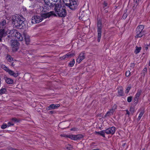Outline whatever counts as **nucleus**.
Returning a JSON list of instances; mask_svg holds the SVG:
<instances>
[{
	"label": "nucleus",
	"instance_id": "f257e3e1",
	"mask_svg": "<svg viewBox=\"0 0 150 150\" xmlns=\"http://www.w3.org/2000/svg\"><path fill=\"white\" fill-rule=\"evenodd\" d=\"M25 19L21 16H14L12 18V23L18 29H23L26 27Z\"/></svg>",
	"mask_w": 150,
	"mask_h": 150
},
{
	"label": "nucleus",
	"instance_id": "f03ea898",
	"mask_svg": "<svg viewBox=\"0 0 150 150\" xmlns=\"http://www.w3.org/2000/svg\"><path fill=\"white\" fill-rule=\"evenodd\" d=\"M54 10L55 13L59 17H64L67 15V11L65 6H62L61 4H55Z\"/></svg>",
	"mask_w": 150,
	"mask_h": 150
},
{
	"label": "nucleus",
	"instance_id": "7ed1b4c3",
	"mask_svg": "<svg viewBox=\"0 0 150 150\" xmlns=\"http://www.w3.org/2000/svg\"><path fill=\"white\" fill-rule=\"evenodd\" d=\"M144 28V26L142 25H140L138 26L136 29L137 35L135 37L141 38L145 35V30H143Z\"/></svg>",
	"mask_w": 150,
	"mask_h": 150
},
{
	"label": "nucleus",
	"instance_id": "20e7f679",
	"mask_svg": "<svg viewBox=\"0 0 150 150\" xmlns=\"http://www.w3.org/2000/svg\"><path fill=\"white\" fill-rule=\"evenodd\" d=\"M97 28H98V41L100 42V40L101 37V35L102 28V21L100 19H98L97 22Z\"/></svg>",
	"mask_w": 150,
	"mask_h": 150
},
{
	"label": "nucleus",
	"instance_id": "39448f33",
	"mask_svg": "<svg viewBox=\"0 0 150 150\" xmlns=\"http://www.w3.org/2000/svg\"><path fill=\"white\" fill-rule=\"evenodd\" d=\"M66 5L69 6L70 8L73 10H75L77 8L78 5V3L76 0H71L69 3H66Z\"/></svg>",
	"mask_w": 150,
	"mask_h": 150
},
{
	"label": "nucleus",
	"instance_id": "423d86ee",
	"mask_svg": "<svg viewBox=\"0 0 150 150\" xmlns=\"http://www.w3.org/2000/svg\"><path fill=\"white\" fill-rule=\"evenodd\" d=\"M11 47L13 51L15 52L17 51L19 48V43L17 42V40H11Z\"/></svg>",
	"mask_w": 150,
	"mask_h": 150
},
{
	"label": "nucleus",
	"instance_id": "0eeeda50",
	"mask_svg": "<svg viewBox=\"0 0 150 150\" xmlns=\"http://www.w3.org/2000/svg\"><path fill=\"white\" fill-rule=\"evenodd\" d=\"M8 25V23L6 20H2L0 22V30L7 31L6 29H7Z\"/></svg>",
	"mask_w": 150,
	"mask_h": 150
},
{
	"label": "nucleus",
	"instance_id": "6e6552de",
	"mask_svg": "<svg viewBox=\"0 0 150 150\" xmlns=\"http://www.w3.org/2000/svg\"><path fill=\"white\" fill-rule=\"evenodd\" d=\"M43 18L41 16H35L32 17L31 22L33 23H38L41 22Z\"/></svg>",
	"mask_w": 150,
	"mask_h": 150
},
{
	"label": "nucleus",
	"instance_id": "1a4fd4ad",
	"mask_svg": "<svg viewBox=\"0 0 150 150\" xmlns=\"http://www.w3.org/2000/svg\"><path fill=\"white\" fill-rule=\"evenodd\" d=\"M86 54L84 52H81L79 54L78 58L76 59V62L79 63L81 62L86 57Z\"/></svg>",
	"mask_w": 150,
	"mask_h": 150
},
{
	"label": "nucleus",
	"instance_id": "9d476101",
	"mask_svg": "<svg viewBox=\"0 0 150 150\" xmlns=\"http://www.w3.org/2000/svg\"><path fill=\"white\" fill-rule=\"evenodd\" d=\"M4 70L6 72H8L11 76H13L16 77L18 75V73H14L13 71L9 69L5 66L4 67Z\"/></svg>",
	"mask_w": 150,
	"mask_h": 150
},
{
	"label": "nucleus",
	"instance_id": "9b49d317",
	"mask_svg": "<svg viewBox=\"0 0 150 150\" xmlns=\"http://www.w3.org/2000/svg\"><path fill=\"white\" fill-rule=\"evenodd\" d=\"M115 131V128L114 127H109L106 129L105 131V133L107 134H113Z\"/></svg>",
	"mask_w": 150,
	"mask_h": 150
},
{
	"label": "nucleus",
	"instance_id": "f8f14e48",
	"mask_svg": "<svg viewBox=\"0 0 150 150\" xmlns=\"http://www.w3.org/2000/svg\"><path fill=\"white\" fill-rule=\"evenodd\" d=\"M52 15H56L54 14V12L51 11L50 13H44L41 15V17L43 19H45L47 18L50 17Z\"/></svg>",
	"mask_w": 150,
	"mask_h": 150
},
{
	"label": "nucleus",
	"instance_id": "ddd939ff",
	"mask_svg": "<svg viewBox=\"0 0 150 150\" xmlns=\"http://www.w3.org/2000/svg\"><path fill=\"white\" fill-rule=\"evenodd\" d=\"M8 31L0 30V42L2 41V39L7 34Z\"/></svg>",
	"mask_w": 150,
	"mask_h": 150
},
{
	"label": "nucleus",
	"instance_id": "4468645a",
	"mask_svg": "<svg viewBox=\"0 0 150 150\" xmlns=\"http://www.w3.org/2000/svg\"><path fill=\"white\" fill-rule=\"evenodd\" d=\"M60 106V105L59 104H52L50 105L48 107L46 108V109L47 110H49L52 109H54L57 108Z\"/></svg>",
	"mask_w": 150,
	"mask_h": 150
},
{
	"label": "nucleus",
	"instance_id": "2eb2a0df",
	"mask_svg": "<svg viewBox=\"0 0 150 150\" xmlns=\"http://www.w3.org/2000/svg\"><path fill=\"white\" fill-rule=\"evenodd\" d=\"M15 37H16L17 40H18V41H21L23 40V38L22 35L17 31Z\"/></svg>",
	"mask_w": 150,
	"mask_h": 150
},
{
	"label": "nucleus",
	"instance_id": "dca6fc26",
	"mask_svg": "<svg viewBox=\"0 0 150 150\" xmlns=\"http://www.w3.org/2000/svg\"><path fill=\"white\" fill-rule=\"evenodd\" d=\"M9 32L8 33V32L7 33H8V34L11 35V36H12L14 38L15 37L16 34V33H17V30L15 29H13L10 30H9Z\"/></svg>",
	"mask_w": 150,
	"mask_h": 150
},
{
	"label": "nucleus",
	"instance_id": "f3484780",
	"mask_svg": "<svg viewBox=\"0 0 150 150\" xmlns=\"http://www.w3.org/2000/svg\"><path fill=\"white\" fill-rule=\"evenodd\" d=\"M116 106H115V108L114 109H112L110 110L109 111H108L105 115V117H107L108 116H109L111 115H112L113 114V112L115 110L116 108Z\"/></svg>",
	"mask_w": 150,
	"mask_h": 150
},
{
	"label": "nucleus",
	"instance_id": "a211bd4d",
	"mask_svg": "<svg viewBox=\"0 0 150 150\" xmlns=\"http://www.w3.org/2000/svg\"><path fill=\"white\" fill-rule=\"evenodd\" d=\"M4 79L6 82V83L8 84H12L13 82V79L8 78L7 77H4Z\"/></svg>",
	"mask_w": 150,
	"mask_h": 150
},
{
	"label": "nucleus",
	"instance_id": "6ab92c4d",
	"mask_svg": "<svg viewBox=\"0 0 150 150\" xmlns=\"http://www.w3.org/2000/svg\"><path fill=\"white\" fill-rule=\"evenodd\" d=\"M74 54L73 53L69 52L68 53H67L66 55H64V58L65 59H67V58H70L72 57V56H74Z\"/></svg>",
	"mask_w": 150,
	"mask_h": 150
},
{
	"label": "nucleus",
	"instance_id": "aec40b11",
	"mask_svg": "<svg viewBox=\"0 0 150 150\" xmlns=\"http://www.w3.org/2000/svg\"><path fill=\"white\" fill-rule=\"evenodd\" d=\"M118 93L119 96H122L124 95L123 88H121L118 89Z\"/></svg>",
	"mask_w": 150,
	"mask_h": 150
},
{
	"label": "nucleus",
	"instance_id": "412c9836",
	"mask_svg": "<svg viewBox=\"0 0 150 150\" xmlns=\"http://www.w3.org/2000/svg\"><path fill=\"white\" fill-rule=\"evenodd\" d=\"M45 5L49 6H52L51 1L50 0H44Z\"/></svg>",
	"mask_w": 150,
	"mask_h": 150
},
{
	"label": "nucleus",
	"instance_id": "4be33fe9",
	"mask_svg": "<svg viewBox=\"0 0 150 150\" xmlns=\"http://www.w3.org/2000/svg\"><path fill=\"white\" fill-rule=\"evenodd\" d=\"M25 40L26 44L27 45L29 44L30 40L28 36H25Z\"/></svg>",
	"mask_w": 150,
	"mask_h": 150
},
{
	"label": "nucleus",
	"instance_id": "5701e85b",
	"mask_svg": "<svg viewBox=\"0 0 150 150\" xmlns=\"http://www.w3.org/2000/svg\"><path fill=\"white\" fill-rule=\"evenodd\" d=\"M6 59L8 61L11 62L13 61V59L11 56L9 54H7L6 56Z\"/></svg>",
	"mask_w": 150,
	"mask_h": 150
},
{
	"label": "nucleus",
	"instance_id": "b1692460",
	"mask_svg": "<svg viewBox=\"0 0 150 150\" xmlns=\"http://www.w3.org/2000/svg\"><path fill=\"white\" fill-rule=\"evenodd\" d=\"M142 92V91L141 90H138L137 92L135 95V97L139 98V97L141 94Z\"/></svg>",
	"mask_w": 150,
	"mask_h": 150
},
{
	"label": "nucleus",
	"instance_id": "393cba45",
	"mask_svg": "<svg viewBox=\"0 0 150 150\" xmlns=\"http://www.w3.org/2000/svg\"><path fill=\"white\" fill-rule=\"evenodd\" d=\"M141 48H142L141 47H138L137 46H136V49L134 51V53L135 54H137L139 52L141 49Z\"/></svg>",
	"mask_w": 150,
	"mask_h": 150
},
{
	"label": "nucleus",
	"instance_id": "a878e982",
	"mask_svg": "<svg viewBox=\"0 0 150 150\" xmlns=\"http://www.w3.org/2000/svg\"><path fill=\"white\" fill-rule=\"evenodd\" d=\"M6 89L5 88H2L0 90V95H2L6 93Z\"/></svg>",
	"mask_w": 150,
	"mask_h": 150
},
{
	"label": "nucleus",
	"instance_id": "bb28decb",
	"mask_svg": "<svg viewBox=\"0 0 150 150\" xmlns=\"http://www.w3.org/2000/svg\"><path fill=\"white\" fill-rule=\"evenodd\" d=\"M14 37H13V36H11V35L9 34L8 35H8L7 37H6V39L7 40L9 41V40H13V39H12V38H13Z\"/></svg>",
	"mask_w": 150,
	"mask_h": 150
},
{
	"label": "nucleus",
	"instance_id": "cd10ccee",
	"mask_svg": "<svg viewBox=\"0 0 150 150\" xmlns=\"http://www.w3.org/2000/svg\"><path fill=\"white\" fill-rule=\"evenodd\" d=\"M95 133L96 134H97L101 136H103V131L102 130L100 132H95Z\"/></svg>",
	"mask_w": 150,
	"mask_h": 150
},
{
	"label": "nucleus",
	"instance_id": "c85d7f7f",
	"mask_svg": "<svg viewBox=\"0 0 150 150\" xmlns=\"http://www.w3.org/2000/svg\"><path fill=\"white\" fill-rule=\"evenodd\" d=\"M144 114V112L143 111H141L139 115V116L137 118V120L138 121L140 119L141 117H142V116H143Z\"/></svg>",
	"mask_w": 150,
	"mask_h": 150
},
{
	"label": "nucleus",
	"instance_id": "c756f323",
	"mask_svg": "<svg viewBox=\"0 0 150 150\" xmlns=\"http://www.w3.org/2000/svg\"><path fill=\"white\" fill-rule=\"evenodd\" d=\"M75 63V61L74 59H73L71 61H70L69 64V65L71 67H72L74 66Z\"/></svg>",
	"mask_w": 150,
	"mask_h": 150
},
{
	"label": "nucleus",
	"instance_id": "7c9ffc66",
	"mask_svg": "<svg viewBox=\"0 0 150 150\" xmlns=\"http://www.w3.org/2000/svg\"><path fill=\"white\" fill-rule=\"evenodd\" d=\"M77 140H79L83 137V135L81 134H78L76 135Z\"/></svg>",
	"mask_w": 150,
	"mask_h": 150
},
{
	"label": "nucleus",
	"instance_id": "2f4dec72",
	"mask_svg": "<svg viewBox=\"0 0 150 150\" xmlns=\"http://www.w3.org/2000/svg\"><path fill=\"white\" fill-rule=\"evenodd\" d=\"M71 148V146L70 144H68L66 147V149L67 150H70Z\"/></svg>",
	"mask_w": 150,
	"mask_h": 150
},
{
	"label": "nucleus",
	"instance_id": "473e14b6",
	"mask_svg": "<svg viewBox=\"0 0 150 150\" xmlns=\"http://www.w3.org/2000/svg\"><path fill=\"white\" fill-rule=\"evenodd\" d=\"M11 120L15 122H18L19 121L18 119H17L15 117L12 118L11 119Z\"/></svg>",
	"mask_w": 150,
	"mask_h": 150
},
{
	"label": "nucleus",
	"instance_id": "72a5a7b5",
	"mask_svg": "<svg viewBox=\"0 0 150 150\" xmlns=\"http://www.w3.org/2000/svg\"><path fill=\"white\" fill-rule=\"evenodd\" d=\"M8 127L7 125L5 123H4L1 126V128L2 129H4Z\"/></svg>",
	"mask_w": 150,
	"mask_h": 150
},
{
	"label": "nucleus",
	"instance_id": "f704fd0d",
	"mask_svg": "<svg viewBox=\"0 0 150 150\" xmlns=\"http://www.w3.org/2000/svg\"><path fill=\"white\" fill-rule=\"evenodd\" d=\"M132 99V96L128 97L127 98V101L128 102L130 103L131 102Z\"/></svg>",
	"mask_w": 150,
	"mask_h": 150
},
{
	"label": "nucleus",
	"instance_id": "c9c22d12",
	"mask_svg": "<svg viewBox=\"0 0 150 150\" xmlns=\"http://www.w3.org/2000/svg\"><path fill=\"white\" fill-rule=\"evenodd\" d=\"M60 0H53V3H59L61 4V2L60 1Z\"/></svg>",
	"mask_w": 150,
	"mask_h": 150
},
{
	"label": "nucleus",
	"instance_id": "e433bc0d",
	"mask_svg": "<svg viewBox=\"0 0 150 150\" xmlns=\"http://www.w3.org/2000/svg\"><path fill=\"white\" fill-rule=\"evenodd\" d=\"M131 88V87L130 86L128 87L125 90L126 93H128L130 90V89Z\"/></svg>",
	"mask_w": 150,
	"mask_h": 150
},
{
	"label": "nucleus",
	"instance_id": "4c0bfd02",
	"mask_svg": "<svg viewBox=\"0 0 150 150\" xmlns=\"http://www.w3.org/2000/svg\"><path fill=\"white\" fill-rule=\"evenodd\" d=\"M131 73L129 71H127L125 73V75L126 76H129Z\"/></svg>",
	"mask_w": 150,
	"mask_h": 150
},
{
	"label": "nucleus",
	"instance_id": "58836bf2",
	"mask_svg": "<svg viewBox=\"0 0 150 150\" xmlns=\"http://www.w3.org/2000/svg\"><path fill=\"white\" fill-rule=\"evenodd\" d=\"M7 125L8 127H9L11 126H13L14 125V124L11 122H8Z\"/></svg>",
	"mask_w": 150,
	"mask_h": 150
},
{
	"label": "nucleus",
	"instance_id": "ea45409f",
	"mask_svg": "<svg viewBox=\"0 0 150 150\" xmlns=\"http://www.w3.org/2000/svg\"><path fill=\"white\" fill-rule=\"evenodd\" d=\"M127 14L126 13H124L122 16V18H123V19H125L127 16Z\"/></svg>",
	"mask_w": 150,
	"mask_h": 150
},
{
	"label": "nucleus",
	"instance_id": "a19ab883",
	"mask_svg": "<svg viewBox=\"0 0 150 150\" xmlns=\"http://www.w3.org/2000/svg\"><path fill=\"white\" fill-rule=\"evenodd\" d=\"M130 111L133 114L134 112V109L133 107H131L130 108Z\"/></svg>",
	"mask_w": 150,
	"mask_h": 150
},
{
	"label": "nucleus",
	"instance_id": "79ce46f5",
	"mask_svg": "<svg viewBox=\"0 0 150 150\" xmlns=\"http://www.w3.org/2000/svg\"><path fill=\"white\" fill-rule=\"evenodd\" d=\"M138 98L135 97L134 98V102L136 103H137L138 102Z\"/></svg>",
	"mask_w": 150,
	"mask_h": 150
},
{
	"label": "nucleus",
	"instance_id": "37998d69",
	"mask_svg": "<svg viewBox=\"0 0 150 150\" xmlns=\"http://www.w3.org/2000/svg\"><path fill=\"white\" fill-rule=\"evenodd\" d=\"M79 14L80 15H81V16H80L79 17V19H82V18H83V15H82V12H81L80 13H79Z\"/></svg>",
	"mask_w": 150,
	"mask_h": 150
},
{
	"label": "nucleus",
	"instance_id": "c03bdc74",
	"mask_svg": "<svg viewBox=\"0 0 150 150\" xmlns=\"http://www.w3.org/2000/svg\"><path fill=\"white\" fill-rule=\"evenodd\" d=\"M51 0V2H52V6H53L54 5L55 6V4H59V3H53V1H52L53 0Z\"/></svg>",
	"mask_w": 150,
	"mask_h": 150
},
{
	"label": "nucleus",
	"instance_id": "a18cd8bd",
	"mask_svg": "<svg viewBox=\"0 0 150 150\" xmlns=\"http://www.w3.org/2000/svg\"><path fill=\"white\" fill-rule=\"evenodd\" d=\"M149 46L148 45H145L144 46L145 50H147L148 49V46Z\"/></svg>",
	"mask_w": 150,
	"mask_h": 150
},
{
	"label": "nucleus",
	"instance_id": "49530a36",
	"mask_svg": "<svg viewBox=\"0 0 150 150\" xmlns=\"http://www.w3.org/2000/svg\"><path fill=\"white\" fill-rule=\"evenodd\" d=\"M108 6V4L107 3L104 2V8Z\"/></svg>",
	"mask_w": 150,
	"mask_h": 150
},
{
	"label": "nucleus",
	"instance_id": "de8ad7c7",
	"mask_svg": "<svg viewBox=\"0 0 150 150\" xmlns=\"http://www.w3.org/2000/svg\"><path fill=\"white\" fill-rule=\"evenodd\" d=\"M9 150H19V149H16L12 147H10L9 149Z\"/></svg>",
	"mask_w": 150,
	"mask_h": 150
},
{
	"label": "nucleus",
	"instance_id": "09e8293b",
	"mask_svg": "<svg viewBox=\"0 0 150 150\" xmlns=\"http://www.w3.org/2000/svg\"><path fill=\"white\" fill-rule=\"evenodd\" d=\"M76 135H74V137H73V140H77V138H76Z\"/></svg>",
	"mask_w": 150,
	"mask_h": 150
},
{
	"label": "nucleus",
	"instance_id": "8fccbe9b",
	"mask_svg": "<svg viewBox=\"0 0 150 150\" xmlns=\"http://www.w3.org/2000/svg\"><path fill=\"white\" fill-rule=\"evenodd\" d=\"M55 113V112L54 111L51 110L50 111V113L51 114H53Z\"/></svg>",
	"mask_w": 150,
	"mask_h": 150
},
{
	"label": "nucleus",
	"instance_id": "3c124183",
	"mask_svg": "<svg viewBox=\"0 0 150 150\" xmlns=\"http://www.w3.org/2000/svg\"><path fill=\"white\" fill-rule=\"evenodd\" d=\"M73 137H74L73 135H70V136H69V138L70 139H71L72 140L73 139Z\"/></svg>",
	"mask_w": 150,
	"mask_h": 150
},
{
	"label": "nucleus",
	"instance_id": "603ef678",
	"mask_svg": "<svg viewBox=\"0 0 150 150\" xmlns=\"http://www.w3.org/2000/svg\"><path fill=\"white\" fill-rule=\"evenodd\" d=\"M126 114L129 115V112L128 110H126Z\"/></svg>",
	"mask_w": 150,
	"mask_h": 150
},
{
	"label": "nucleus",
	"instance_id": "864d4df0",
	"mask_svg": "<svg viewBox=\"0 0 150 150\" xmlns=\"http://www.w3.org/2000/svg\"><path fill=\"white\" fill-rule=\"evenodd\" d=\"M146 70H147L146 68H145L143 70V71L144 72H146Z\"/></svg>",
	"mask_w": 150,
	"mask_h": 150
},
{
	"label": "nucleus",
	"instance_id": "5fc2aeb1",
	"mask_svg": "<svg viewBox=\"0 0 150 150\" xmlns=\"http://www.w3.org/2000/svg\"><path fill=\"white\" fill-rule=\"evenodd\" d=\"M64 58V56H63L62 57L60 58V59L61 60H63V59H65V58Z\"/></svg>",
	"mask_w": 150,
	"mask_h": 150
},
{
	"label": "nucleus",
	"instance_id": "6e6d98bb",
	"mask_svg": "<svg viewBox=\"0 0 150 150\" xmlns=\"http://www.w3.org/2000/svg\"><path fill=\"white\" fill-rule=\"evenodd\" d=\"M139 1V0H134V1L135 3L137 4L138 2Z\"/></svg>",
	"mask_w": 150,
	"mask_h": 150
},
{
	"label": "nucleus",
	"instance_id": "4d7b16f0",
	"mask_svg": "<svg viewBox=\"0 0 150 150\" xmlns=\"http://www.w3.org/2000/svg\"><path fill=\"white\" fill-rule=\"evenodd\" d=\"M47 8H48V7L47 6L46 7V6H44V9H45V8L47 9Z\"/></svg>",
	"mask_w": 150,
	"mask_h": 150
},
{
	"label": "nucleus",
	"instance_id": "13d9d810",
	"mask_svg": "<svg viewBox=\"0 0 150 150\" xmlns=\"http://www.w3.org/2000/svg\"><path fill=\"white\" fill-rule=\"evenodd\" d=\"M104 10H105V12L107 13L108 12V10H106V8L105 9H104Z\"/></svg>",
	"mask_w": 150,
	"mask_h": 150
},
{
	"label": "nucleus",
	"instance_id": "bf43d9fd",
	"mask_svg": "<svg viewBox=\"0 0 150 150\" xmlns=\"http://www.w3.org/2000/svg\"><path fill=\"white\" fill-rule=\"evenodd\" d=\"M60 136H62V137H65V136H66V135H64V134H61Z\"/></svg>",
	"mask_w": 150,
	"mask_h": 150
},
{
	"label": "nucleus",
	"instance_id": "052dcab7",
	"mask_svg": "<svg viewBox=\"0 0 150 150\" xmlns=\"http://www.w3.org/2000/svg\"><path fill=\"white\" fill-rule=\"evenodd\" d=\"M134 63H132V64H131V66H134Z\"/></svg>",
	"mask_w": 150,
	"mask_h": 150
},
{
	"label": "nucleus",
	"instance_id": "680f3d73",
	"mask_svg": "<svg viewBox=\"0 0 150 150\" xmlns=\"http://www.w3.org/2000/svg\"><path fill=\"white\" fill-rule=\"evenodd\" d=\"M125 144H123L122 145V146H124Z\"/></svg>",
	"mask_w": 150,
	"mask_h": 150
},
{
	"label": "nucleus",
	"instance_id": "e2e57ef3",
	"mask_svg": "<svg viewBox=\"0 0 150 150\" xmlns=\"http://www.w3.org/2000/svg\"><path fill=\"white\" fill-rule=\"evenodd\" d=\"M149 66H150V61L149 62Z\"/></svg>",
	"mask_w": 150,
	"mask_h": 150
},
{
	"label": "nucleus",
	"instance_id": "0e129e2a",
	"mask_svg": "<svg viewBox=\"0 0 150 150\" xmlns=\"http://www.w3.org/2000/svg\"><path fill=\"white\" fill-rule=\"evenodd\" d=\"M12 65L13 66V63H12Z\"/></svg>",
	"mask_w": 150,
	"mask_h": 150
},
{
	"label": "nucleus",
	"instance_id": "69168bd1",
	"mask_svg": "<svg viewBox=\"0 0 150 150\" xmlns=\"http://www.w3.org/2000/svg\"><path fill=\"white\" fill-rule=\"evenodd\" d=\"M103 137H105V135H104V134Z\"/></svg>",
	"mask_w": 150,
	"mask_h": 150
},
{
	"label": "nucleus",
	"instance_id": "338daca9",
	"mask_svg": "<svg viewBox=\"0 0 150 150\" xmlns=\"http://www.w3.org/2000/svg\"><path fill=\"white\" fill-rule=\"evenodd\" d=\"M142 150H145L144 149H143Z\"/></svg>",
	"mask_w": 150,
	"mask_h": 150
},
{
	"label": "nucleus",
	"instance_id": "774afa93",
	"mask_svg": "<svg viewBox=\"0 0 150 150\" xmlns=\"http://www.w3.org/2000/svg\"><path fill=\"white\" fill-rule=\"evenodd\" d=\"M25 9H26V8H25V9H24V10H25Z\"/></svg>",
	"mask_w": 150,
	"mask_h": 150
}]
</instances>
